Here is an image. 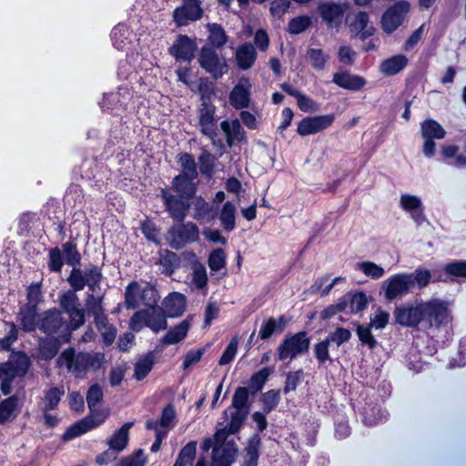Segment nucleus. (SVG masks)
<instances>
[{"mask_svg": "<svg viewBox=\"0 0 466 466\" xmlns=\"http://www.w3.org/2000/svg\"><path fill=\"white\" fill-rule=\"evenodd\" d=\"M219 219L222 228L226 231L230 232L236 228V208L232 202L227 201L224 203L220 211Z\"/></svg>", "mask_w": 466, "mask_h": 466, "instance_id": "nucleus-43", "label": "nucleus"}, {"mask_svg": "<svg viewBox=\"0 0 466 466\" xmlns=\"http://www.w3.org/2000/svg\"><path fill=\"white\" fill-rule=\"evenodd\" d=\"M335 120L334 114L303 117L297 126V133L300 137L314 135L326 130Z\"/></svg>", "mask_w": 466, "mask_h": 466, "instance_id": "nucleus-14", "label": "nucleus"}, {"mask_svg": "<svg viewBox=\"0 0 466 466\" xmlns=\"http://www.w3.org/2000/svg\"><path fill=\"white\" fill-rule=\"evenodd\" d=\"M329 339L327 338L314 345V356L317 359L319 364H325L327 361L331 360L329 351Z\"/></svg>", "mask_w": 466, "mask_h": 466, "instance_id": "nucleus-62", "label": "nucleus"}, {"mask_svg": "<svg viewBox=\"0 0 466 466\" xmlns=\"http://www.w3.org/2000/svg\"><path fill=\"white\" fill-rule=\"evenodd\" d=\"M92 430V425L83 418L70 425L61 436L63 441H69Z\"/></svg>", "mask_w": 466, "mask_h": 466, "instance_id": "nucleus-45", "label": "nucleus"}, {"mask_svg": "<svg viewBox=\"0 0 466 466\" xmlns=\"http://www.w3.org/2000/svg\"><path fill=\"white\" fill-rule=\"evenodd\" d=\"M147 460L144 456V451L137 449L130 455L122 457L116 466H145Z\"/></svg>", "mask_w": 466, "mask_h": 466, "instance_id": "nucleus-56", "label": "nucleus"}, {"mask_svg": "<svg viewBox=\"0 0 466 466\" xmlns=\"http://www.w3.org/2000/svg\"><path fill=\"white\" fill-rule=\"evenodd\" d=\"M140 286L137 281H131L125 290V305L128 309H134L138 307L137 302V292L139 291Z\"/></svg>", "mask_w": 466, "mask_h": 466, "instance_id": "nucleus-60", "label": "nucleus"}, {"mask_svg": "<svg viewBox=\"0 0 466 466\" xmlns=\"http://www.w3.org/2000/svg\"><path fill=\"white\" fill-rule=\"evenodd\" d=\"M190 323L187 319L181 321L179 324L168 329L163 336L161 341L165 345H173L183 340L188 332Z\"/></svg>", "mask_w": 466, "mask_h": 466, "instance_id": "nucleus-33", "label": "nucleus"}, {"mask_svg": "<svg viewBox=\"0 0 466 466\" xmlns=\"http://www.w3.org/2000/svg\"><path fill=\"white\" fill-rule=\"evenodd\" d=\"M104 355L100 353L91 354L89 352H76L75 348L66 349L56 360V365H65L68 370L78 373L86 372L89 369L98 370L101 368Z\"/></svg>", "mask_w": 466, "mask_h": 466, "instance_id": "nucleus-2", "label": "nucleus"}, {"mask_svg": "<svg viewBox=\"0 0 466 466\" xmlns=\"http://www.w3.org/2000/svg\"><path fill=\"white\" fill-rule=\"evenodd\" d=\"M71 340L69 331L59 336H46L41 338L38 346V356L42 360L49 361L53 360L59 352L62 344L68 343Z\"/></svg>", "mask_w": 466, "mask_h": 466, "instance_id": "nucleus-16", "label": "nucleus"}, {"mask_svg": "<svg viewBox=\"0 0 466 466\" xmlns=\"http://www.w3.org/2000/svg\"><path fill=\"white\" fill-rule=\"evenodd\" d=\"M38 329L50 337L55 334L59 336L60 334H65L66 331H69V335L72 337V332L76 330L70 323L64 319L62 311L56 308L49 309L40 314Z\"/></svg>", "mask_w": 466, "mask_h": 466, "instance_id": "nucleus-5", "label": "nucleus"}, {"mask_svg": "<svg viewBox=\"0 0 466 466\" xmlns=\"http://www.w3.org/2000/svg\"><path fill=\"white\" fill-rule=\"evenodd\" d=\"M248 413L249 411L248 410H235V411L231 412L230 414V420L227 427L229 428V430L235 434L239 432L245 420L248 418Z\"/></svg>", "mask_w": 466, "mask_h": 466, "instance_id": "nucleus-61", "label": "nucleus"}, {"mask_svg": "<svg viewBox=\"0 0 466 466\" xmlns=\"http://www.w3.org/2000/svg\"><path fill=\"white\" fill-rule=\"evenodd\" d=\"M198 124L200 132L210 138L214 145H217L222 152L225 151V145L221 140L216 141L218 136V119L216 117V106L214 104H200L198 108Z\"/></svg>", "mask_w": 466, "mask_h": 466, "instance_id": "nucleus-7", "label": "nucleus"}, {"mask_svg": "<svg viewBox=\"0 0 466 466\" xmlns=\"http://www.w3.org/2000/svg\"><path fill=\"white\" fill-rule=\"evenodd\" d=\"M19 321L21 329L25 332H33L38 329L40 322V314L38 308L35 306L24 305L19 311Z\"/></svg>", "mask_w": 466, "mask_h": 466, "instance_id": "nucleus-25", "label": "nucleus"}, {"mask_svg": "<svg viewBox=\"0 0 466 466\" xmlns=\"http://www.w3.org/2000/svg\"><path fill=\"white\" fill-rule=\"evenodd\" d=\"M103 390L99 384L91 385L86 392V402L90 412H94V408L103 401Z\"/></svg>", "mask_w": 466, "mask_h": 466, "instance_id": "nucleus-57", "label": "nucleus"}, {"mask_svg": "<svg viewBox=\"0 0 466 466\" xmlns=\"http://www.w3.org/2000/svg\"><path fill=\"white\" fill-rule=\"evenodd\" d=\"M257 51L250 43H245L238 46L236 52L238 66L242 70L249 69L255 63Z\"/></svg>", "mask_w": 466, "mask_h": 466, "instance_id": "nucleus-30", "label": "nucleus"}, {"mask_svg": "<svg viewBox=\"0 0 466 466\" xmlns=\"http://www.w3.org/2000/svg\"><path fill=\"white\" fill-rule=\"evenodd\" d=\"M186 296L179 292H171L164 299V311L168 318H177L183 315L186 310Z\"/></svg>", "mask_w": 466, "mask_h": 466, "instance_id": "nucleus-22", "label": "nucleus"}, {"mask_svg": "<svg viewBox=\"0 0 466 466\" xmlns=\"http://www.w3.org/2000/svg\"><path fill=\"white\" fill-rule=\"evenodd\" d=\"M311 66L316 70H323L329 56L320 48H309L307 52Z\"/></svg>", "mask_w": 466, "mask_h": 466, "instance_id": "nucleus-53", "label": "nucleus"}, {"mask_svg": "<svg viewBox=\"0 0 466 466\" xmlns=\"http://www.w3.org/2000/svg\"><path fill=\"white\" fill-rule=\"evenodd\" d=\"M161 198L170 218L177 222H183L190 208V199L174 195L167 188L161 190Z\"/></svg>", "mask_w": 466, "mask_h": 466, "instance_id": "nucleus-12", "label": "nucleus"}, {"mask_svg": "<svg viewBox=\"0 0 466 466\" xmlns=\"http://www.w3.org/2000/svg\"><path fill=\"white\" fill-rule=\"evenodd\" d=\"M59 306L62 312L69 318V323L76 330L85 324V309L74 291H66L59 296Z\"/></svg>", "mask_w": 466, "mask_h": 466, "instance_id": "nucleus-8", "label": "nucleus"}, {"mask_svg": "<svg viewBox=\"0 0 466 466\" xmlns=\"http://www.w3.org/2000/svg\"><path fill=\"white\" fill-rule=\"evenodd\" d=\"M230 105L235 109L247 108L250 102V92L241 84L236 85L229 94Z\"/></svg>", "mask_w": 466, "mask_h": 466, "instance_id": "nucleus-34", "label": "nucleus"}, {"mask_svg": "<svg viewBox=\"0 0 466 466\" xmlns=\"http://www.w3.org/2000/svg\"><path fill=\"white\" fill-rule=\"evenodd\" d=\"M410 3L405 0L396 2L382 15L381 27L387 34L393 33L403 22L410 11Z\"/></svg>", "mask_w": 466, "mask_h": 466, "instance_id": "nucleus-13", "label": "nucleus"}, {"mask_svg": "<svg viewBox=\"0 0 466 466\" xmlns=\"http://www.w3.org/2000/svg\"><path fill=\"white\" fill-rule=\"evenodd\" d=\"M196 441H188L179 451L177 458L173 466H187L191 465L197 455Z\"/></svg>", "mask_w": 466, "mask_h": 466, "instance_id": "nucleus-44", "label": "nucleus"}, {"mask_svg": "<svg viewBox=\"0 0 466 466\" xmlns=\"http://www.w3.org/2000/svg\"><path fill=\"white\" fill-rule=\"evenodd\" d=\"M443 270L451 279L452 278H466V260H456L443 266Z\"/></svg>", "mask_w": 466, "mask_h": 466, "instance_id": "nucleus-58", "label": "nucleus"}, {"mask_svg": "<svg viewBox=\"0 0 466 466\" xmlns=\"http://www.w3.org/2000/svg\"><path fill=\"white\" fill-rule=\"evenodd\" d=\"M311 25V19L308 15H299L289 20L288 31L291 35H299L307 30Z\"/></svg>", "mask_w": 466, "mask_h": 466, "instance_id": "nucleus-55", "label": "nucleus"}, {"mask_svg": "<svg viewBox=\"0 0 466 466\" xmlns=\"http://www.w3.org/2000/svg\"><path fill=\"white\" fill-rule=\"evenodd\" d=\"M310 346V338L307 331L301 330L295 334L287 335L277 349L279 360H292L307 353Z\"/></svg>", "mask_w": 466, "mask_h": 466, "instance_id": "nucleus-4", "label": "nucleus"}, {"mask_svg": "<svg viewBox=\"0 0 466 466\" xmlns=\"http://www.w3.org/2000/svg\"><path fill=\"white\" fill-rule=\"evenodd\" d=\"M203 9L199 0H184L181 6L173 11V20L177 26L187 25L190 21L199 20Z\"/></svg>", "mask_w": 466, "mask_h": 466, "instance_id": "nucleus-15", "label": "nucleus"}, {"mask_svg": "<svg viewBox=\"0 0 466 466\" xmlns=\"http://www.w3.org/2000/svg\"><path fill=\"white\" fill-rule=\"evenodd\" d=\"M332 82L339 87L350 91H360L366 85V80L363 76L350 74L348 71L335 73Z\"/></svg>", "mask_w": 466, "mask_h": 466, "instance_id": "nucleus-21", "label": "nucleus"}, {"mask_svg": "<svg viewBox=\"0 0 466 466\" xmlns=\"http://www.w3.org/2000/svg\"><path fill=\"white\" fill-rule=\"evenodd\" d=\"M420 133L423 138L442 139L446 136L444 128L434 119L429 118L421 122Z\"/></svg>", "mask_w": 466, "mask_h": 466, "instance_id": "nucleus-39", "label": "nucleus"}, {"mask_svg": "<svg viewBox=\"0 0 466 466\" xmlns=\"http://www.w3.org/2000/svg\"><path fill=\"white\" fill-rule=\"evenodd\" d=\"M143 317L145 326L149 328L155 333L164 330L167 328V315L163 308H154L150 310H140L133 314L130 319L129 328L134 331H138L139 328H136V320Z\"/></svg>", "mask_w": 466, "mask_h": 466, "instance_id": "nucleus-9", "label": "nucleus"}, {"mask_svg": "<svg viewBox=\"0 0 466 466\" xmlns=\"http://www.w3.org/2000/svg\"><path fill=\"white\" fill-rule=\"evenodd\" d=\"M400 206L405 211L410 213L412 219L416 223L421 224L424 221V208L420 198L417 196L409 194L402 195L400 198Z\"/></svg>", "mask_w": 466, "mask_h": 466, "instance_id": "nucleus-26", "label": "nucleus"}, {"mask_svg": "<svg viewBox=\"0 0 466 466\" xmlns=\"http://www.w3.org/2000/svg\"><path fill=\"white\" fill-rule=\"evenodd\" d=\"M261 447V438L258 433H253L245 447L244 461L241 466H258L259 459V449Z\"/></svg>", "mask_w": 466, "mask_h": 466, "instance_id": "nucleus-29", "label": "nucleus"}, {"mask_svg": "<svg viewBox=\"0 0 466 466\" xmlns=\"http://www.w3.org/2000/svg\"><path fill=\"white\" fill-rule=\"evenodd\" d=\"M101 336V345L104 349L113 345L116 339L117 329L114 324L109 323L108 318L95 324Z\"/></svg>", "mask_w": 466, "mask_h": 466, "instance_id": "nucleus-36", "label": "nucleus"}, {"mask_svg": "<svg viewBox=\"0 0 466 466\" xmlns=\"http://www.w3.org/2000/svg\"><path fill=\"white\" fill-rule=\"evenodd\" d=\"M280 88L289 96L297 99L298 106L302 112L312 113L319 109V104L316 101L297 90L290 84L282 83Z\"/></svg>", "mask_w": 466, "mask_h": 466, "instance_id": "nucleus-23", "label": "nucleus"}, {"mask_svg": "<svg viewBox=\"0 0 466 466\" xmlns=\"http://www.w3.org/2000/svg\"><path fill=\"white\" fill-rule=\"evenodd\" d=\"M195 178L177 175L171 181V189L177 196L192 199L198 191V185Z\"/></svg>", "mask_w": 466, "mask_h": 466, "instance_id": "nucleus-20", "label": "nucleus"}, {"mask_svg": "<svg viewBox=\"0 0 466 466\" xmlns=\"http://www.w3.org/2000/svg\"><path fill=\"white\" fill-rule=\"evenodd\" d=\"M249 394L250 391L247 387H238L232 397L231 407L235 410L249 411L251 406L249 402Z\"/></svg>", "mask_w": 466, "mask_h": 466, "instance_id": "nucleus-49", "label": "nucleus"}, {"mask_svg": "<svg viewBox=\"0 0 466 466\" xmlns=\"http://www.w3.org/2000/svg\"><path fill=\"white\" fill-rule=\"evenodd\" d=\"M272 373V369L269 367H264L257 372H254L248 383V389L250 390V393L255 395L260 391L265 383L267 382L269 375Z\"/></svg>", "mask_w": 466, "mask_h": 466, "instance_id": "nucleus-42", "label": "nucleus"}, {"mask_svg": "<svg viewBox=\"0 0 466 466\" xmlns=\"http://www.w3.org/2000/svg\"><path fill=\"white\" fill-rule=\"evenodd\" d=\"M29 368V360L23 351L18 352L15 363L10 361L0 363V378L14 380L16 376H24Z\"/></svg>", "mask_w": 466, "mask_h": 466, "instance_id": "nucleus-18", "label": "nucleus"}, {"mask_svg": "<svg viewBox=\"0 0 466 466\" xmlns=\"http://www.w3.org/2000/svg\"><path fill=\"white\" fill-rule=\"evenodd\" d=\"M65 395L64 386H53L45 390L44 406L42 410H55L58 408L59 403Z\"/></svg>", "mask_w": 466, "mask_h": 466, "instance_id": "nucleus-38", "label": "nucleus"}, {"mask_svg": "<svg viewBox=\"0 0 466 466\" xmlns=\"http://www.w3.org/2000/svg\"><path fill=\"white\" fill-rule=\"evenodd\" d=\"M141 299L143 304L149 309L154 308H160L158 306L160 296L157 289L154 286H147L142 290Z\"/></svg>", "mask_w": 466, "mask_h": 466, "instance_id": "nucleus-59", "label": "nucleus"}, {"mask_svg": "<svg viewBox=\"0 0 466 466\" xmlns=\"http://www.w3.org/2000/svg\"><path fill=\"white\" fill-rule=\"evenodd\" d=\"M280 400V390H269L260 397L262 410L265 414L270 413L277 408Z\"/></svg>", "mask_w": 466, "mask_h": 466, "instance_id": "nucleus-51", "label": "nucleus"}, {"mask_svg": "<svg viewBox=\"0 0 466 466\" xmlns=\"http://www.w3.org/2000/svg\"><path fill=\"white\" fill-rule=\"evenodd\" d=\"M177 159L181 167V173L178 175H184V177L195 179L198 177V167L193 155L187 152H182L177 156Z\"/></svg>", "mask_w": 466, "mask_h": 466, "instance_id": "nucleus-37", "label": "nucleus"}, {"mask_svg": "<svg viewBox=\"0 0 466 466\" xmlns=\"http://www.w3.org/2000/svg\"><path fill=\"white\" fill-rule=\"evenodd\" d=\"M67 281L71 287V289L68 291H74V293L83 290L86 285L85 273L77 267H73Z\"/></svg>", "mask_w": 466, "mask_h": 466, "instance_id": "nucleus-54", "label": "nucleus"}, {"mask_svg": "<svg viewBox=\"0 0 466 466\" xmlns=\"http://www.w3.org/2000/svg\"><path fill=\"white\" fill-rule=\"evenodd\" d=\"M393 317L395 323L406 328H418L422 322L427 328H440L451 320L448 302L440 299L402 304L395 308Z\"/></svg>", "mask_w": 466, "mask_h": 466, "instance_id": "nucleus-1", "label": "nucleus"}, {"mask_svg": "<svg viewBox=\"0 0 466 466\" xmlns=\"http://www.w3.org/2000/svg\"><path fill=\"white\" fill-rule=\"evenodd\" d=\"M228 444L222 448L217 446L213 448L210 466H231L235 461L237 449L234 442L231 443V448L228 447Z\"/></svg>", "mask_w": 466, "mask_h": 466, "instance_id": "nucleus-28", "label": "nucleus"}, {"mask_svg": "<svg viewBox=\"0 0 466 466\" xmlns=\"http://www.w3.org/2000/svg\"><path fill=\"white\" fill-rule=\"evenodd\" d=\"M318 11L321 19L329 26L339 24L343 16L341 5L333 2L319 3Z\"/></svg>", "mask_w": 466, "mask_h": 466, "instance_id": "nucleus-24", "label": "nucleus"}, {"mask_svg": "<svg viewBox=\"0 0 466 466\" xmlns=\"http://www.w3.org/2000/svg\"><path fill=\"white\" fill-rule=\"evenodd\" d=\"M198 62L200 66L216 80L228 72L226 60L220 58L217 51L208 46H202Z\"/></svg>", "mask_w": 466, "mask_h": 466, "instance_id": "nucleus-10", "label": "nucleus"}, {"mask_svg": "<svg viewBox=\"0 0 466 466\" xmlns=\"http://www.w3.org/2000/svg\"><path fill=\"white\" fill-rule=\"evenodd\" d=\"M19 399L16 395H12L0 402V424L13 420L17 416Z\"/></svg>", "mask_w": 466, "mask_h": 466, "instance_id": "nucleus-35", "label": "nucleus"}, {"mask_svg": "<svg viewBox=\"0 0 466 466\" xmlns=\"http://www.w3.org/2000/svg\"><path fill=\"white\" fill-rule=\"evenodd\" d=\"M177 225L172 226L168 234L171 238V247L179 249L187 244L194 243L198 239V227L193 222H177Z\"/></svg>", "mask_w": 466, "mask_h": 466, "instance_id": "nucleus-11", "label": "nucleus"}, {"mask_svg": "<svg viewBox=\"0 0 466 466\" xmlns=\"http://www.w3.org/2000/svg\"><path fill=\"white\" fill-rule=\"evenodd\" d=\"M216 157L207 149H202L198 156L199 170L202 175L211 177L215 174Z\"/></svg>", "mask_w": 466, "mask_h": 466, "instance_id": "nucleus-50", "label": "nucleus"}, {"mask_svg": "<svg viewBox=\"0 0 466 466\" xmlns=\"http://www.w3.org/2000/svg\"><path fill=\"white\" fill-rule=\"evenodd\" d=\"M371 325L369 324H356V334L364 346H367L370 350H374L378 346V341L371 333Z\"/></svg>", "mask_w": 466, "mask_h": 466, "instance_id": "nucleus-48", "label": "nucleus"}, {"mask_svg": "<svg viewBox=\"0 0 466 466\" xmlns=\"http://www.w3.org/2000/svg\"><path fill=\"white\" fill-rule=\"evenodd\" d=\"M408 62L404 55H395L382 61L380 71L386 76H395L407 66Z\"/></svg>", "mask_w": 466, "mask_h": 466, "instance_id": "nucleus-32", "label": "nucleus"}, {"mask_svg": "<svg viewBox=\"0 0 466 466\" xmlns=\"http://www.w3.org/2000/svg\"><path fill=\"white\" fill-rule=\"evenodd\" d=\"M289 320L290 318L287 317L286 315H280L278 319L273 317L268 318L260 327L258 338L262 340H267L273 334L282 333Z\"/></svg>", "mask_w": 466, "mask_h": 466, "instance_id": "nucleus-19", "label": "nucleus"}, {"mask_svg": "<svg viewBox=\"0 0 466 466\" xmlns=\"http://www.w3.org/2000/svg\"><path fill=\"white\" fill-rule=\"evenodd\" d=\"M208 43L212 48H220L228 42V36L227 35L223 26L217 23L208 24Z\"/></svg>", "mask_w": 466, "mask_h": 466, "instance_id": "nucleus-40", "label": "nucleus"}, {"mask_svg": "<svg viewBox=\"0 0 466 466\" xmlns=\"http://www.w3.org/2000/svg\"><path fill=\"white\" fill-rule=\"evenodd\" d=\"M82 256L77 248L76 241L70 239L58 247L51 248L48 251L47 266L51 272L61 273L65 264L72 267L80 266Z\"/></svg>", "mask_w": 466, "mask_h": 466, "instance_id": "nucleus-3", "label": "nucleus"}, {"mask_svg": "<svg viewBox=\"0 0 466 466\" xmlns=\"http://www.w3.org/2000/svg\"><path fill=\"white\" fill-rule=\"evenodd\" d=\"M411 280V288L417 284L420 289L427 287L431 281V272L428 269L417 268L415 272L408 273Z\"/></svg>", "mask_w": 466, "mask_h": 466, "instance_id": "nucleus-63", "label": "nucleus"}, {"mask_svg": "<svg viewBox=\"0 0 466 466\" xmlns=\"http://www.w3.org/2000/svg\"><path fill=\"white\" fill-rule=\"evenodd\" d=\"M127 27L124 25H117L113 27L111 31V40L113 46L118 49L122 50L126 46L125 40L127 39Z\"/></svg>", "mask_w": 466, "mask_h": 466, "instance_id": "nucleus-64", "label": "nucleus"}, {"mask_svg": "<svg viewBox=\"0 0 466 466\" xmlns=\"http://www.w3.org/2000/svg\"><path fill=\"white\" fill-rule=\"evenodd\" d=\"M197 43L187 35H178L173 45L169 47V54L177 61L190 63L197 51Z\"/></svg>", "mask_w": 466, "mask_h": 466, "instance_id": "nucleus-17", "label": "nucleus"}, {"mask_svg": "<svg viewBox=\"0 0 466 466\" xmlns=\"http://www.w3.org/2000/svg\"><path fill=\"white\" fill-rule=\"evenodd\" d=\"M218 216V208L207 202L201 196L194 203V218L197 220L210 222Z\"/></svg>", "mask_w": 466, "mask_h": 466, "instance_id": "nucleus-31", "label": "nucleus"}, {"mask_svg": "<svg viewBox=\"0 0 466 466\" xmlns=\"http://www.w3.org/2000/svg\"><path fill=\"white\" fill-rule=\"evenodd\" d=\"M411 280L408 273H397L382 282L380 295L388 302L400 299L411 289Z\"/></svg>", "mask_w": 466, "mask_h": 466, "instance_id": "nucleus-6", "label": "nucleus"}, {"mask_svg": "<svg viewBox=\"0 0 466 466\" xmlns=\"http://www.w3.org/2000/svg\"><path fill=\"white\" fill-rule=\"evenodd\" d=\"M155 364V354L148 351L142 359L135 364L134 376L137 380H143L152 370Z\"/></svg>", "mask_w": 466, "mask_h": 466, "instance_id": "nucleus-41", "label": "nucleus"}, {"mask_svg": "<svg viewBox=\"0 0 466 466\" xmlns=\"http://www.w3.org/2000/svg\"><path fill=\"white\" fill-rule=\"evenodd\" d=\"M86 308L90 314L94 317L95 324H98V321L105 320L107 315L105 314L102 306V297H95L94 294H88L86 299Z\"/></svg>", "mask_w": 466, "mask_h": 466, "instance_id": "nucleus-47", "label": "nucleus"}, {"mask_svg": "<svg viewBox=\"0 0 466 466\" xmlns=\"http://www.w3.org/2000/svg\"><path fill=\"white\" fill-rule=\"evenodd\" d=\"M133 425V421H128L114 431L110 439L106 441L111 450L121 452L127 448L129 441V431Z\"/></svg>", "mask_w": 466, "mask_h": 466, "instance_id": "nucleus-27", "label": "nucleus"}, {"mask_svg": "<svg viewBox=\"0 0 466 466\" xmlns=\"http://www.w3.org/2000/svg\"><path fill=\"white\" fill-rule=\"evenodd\" d=\"M342 298H345L347 306L350 304L351 313L363 311L368 306V297L363 291L350 292Z\"/></svg>", "mask_w": 466, "mask_h": 466, "instance_id": "nucleus-46", "label": "nucleus"}, {"mask_svg": "<svg viewBox=\"0 0 466 466\" xmlns=\"http://www.w3.org/2000/svg\"><path fill=\"white\" fill-rule=\"evenodd\" d=\"M208 264L211 271L218 272L226 266V252L223 248L213 249L208 256Z\"/></svg>", "mask_w": 466, "mask_h": 466, "instance_id": "nucleus-52", "label": "nucleus"}]
</instances>
